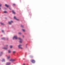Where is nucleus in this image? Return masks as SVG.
I'll return each mask as SVG.
<instances>
[{"label": "nucleus", "instance_id": "1", "mask_svg": "<svg viewBox=\"0 0 65 65\" xmlns=\"http://www.w3.org/2000/svg\"><path fill=\"white\" fill-rule=\"evenodd\" d=\"M19 40H20V43H22V41H23V40H22L21 38H19Z\"/></svg>", "mask_w": 65, "mask_h": 65}, {"label": "nucleus", "instance_id": "2", "mask_svg": "<svg viewBox=\"0 0 65 65\" xmlns=\"http://www.w3.org/2000/svg\"><path fill=\"white\" fill-rule=\"evenodd\" d=\"M14 38H15V39H18V38H17V36H14L13 38V39H14Z\"/></svg>", "mask_w": 65, "mask_h": 65}, {"label": "nucleus", "instance_id": "3", "mask_svg": "<svg viewBox=\"0 0 65 65\" xmlns=\"http://www.w3.org/2000/svg\"><path fill=\"white\" fill-rule=\"evenodd\" d=\"M21 46H22V45H20L18 47L19 48H21V49H22L23 48L21 47Z\"/></svg>", "mask_w": 65, "mask_h": 65}, {"label": "nucleus", "instance_id": "4", "mask_svg": "<svg viewBox=\"0 0 65 65\" xmlns=\"http://www.w3.org/2000/svg\"><path fill=\"white\" fill-rule=\"evenodd\" d=\"M15 61V59H11L10 60V61H11V62H14Z\"/></svg>", "mask_w": 65, "mask_h": 65}, {"label": "nucleus", "instance_id": "5", "mask_svg": "<svg viewBox=\"0 0 65 65\" xmlns=\"http://www.w3.org/2000/svg\"><path fill=\"white\" fill-rule=\"evenodd\" d=\"M31 62L32 63H35V61L34 60H31Z\"/></svg>", "mask_w": 65, "mask_h": 65}, {"label": "nucleus", "instance_id": "6", "mask_svg": "<svg viewBox=\"0 0 65 65\" xmlns=\"http://www.w3.org/2000/svg\"><path fill=\"white\" fill-rule=\"evenodd\" d=\"M11 64V63L10 62H7L6 64V65H10Z\"/></svg>", "mask_w": 65, "mask_h": 65}, {"label": "nucleus", "instance_id": "7", "mask_svg": "<svg viewBox=\"0 0 65 65\" xmlns=\"http://www.w3.org/2000/svg\"><path fill=\"white\" fill-rule=\"evenodd\" d=\"M11 23H13V21H11V22H9V24L10 25H11Z\"/></svg>", "mask_w": 65, "mask_h": 65}, {"label": "nucleus", "instance_id": "8", "mask_svg": "<svg viewBox=\"0 0 65 65\" xmlns=\"http://www.w3.org/2000/svg\"><path fill=\"white\" fill-rule=\"evenodd\" d=\"M14 19H15V20H17V21H19V19H17L16 18V17H14Z\"/></svg>", "mask_w": 65, "mask_h": 65}, {"label": "nucleus", "instance_id": "9", "mask_svg": "<svg viewBox=\"0 0 65 65\" xmlns=\"http://www.w3.org/2000/svg\"><path fill=\"white\" fill-rule=\"evenodd\" d=\"M1 39L2 40H5V38H2Z\"/></svg>", "mask_w": 65, "mask_h": 65}, {"label": "nucleus", "instance_id": "10", "mask_svg": "<svg viewBox=\"0 0 65 65\" xmlns=\"http://www.w3.org/2000/svg\"><path fill=\"white\" fill-rule=\"evenodd\" d=\"M10 56H9H9H8L7 57V59H9V58H10Z\"/></svg>", "mask_w": 65, "mask_h": 65}, {"label": "nucleus", "instance_id": "11", "mask_svg": "<svg viewBox=\"0 0 65 65\" xmlns=\"http://www.w3.org/2000/svg\"><path fill=\"white\" fill-rule=\"evenodd\" d=\"M5 6H6V7H9V6L7 5V4H5Z\"/></svg>", "mask_w": 65, "mask_h": 65}, {"label": "nucleus", "instance_id": "12", "mask_svg": "<svg viewBox=\"0 0 65 65\" xmlns=\"http://www.w3.org/2000/svg\"><path fill=\"white\" fill-rule=\"evenodd\" d=\"M12 12L14 14H15V12H14V11L13 10L12 11Z\"/></svg>", "mask_w": 65, "mask_h": 65}, {"label": "nucleus", "instance_id": "13", "mask_svg": "<svg viewBox=\"0 0 65 65\" xmlns=\"http://www.w3.org/2000/svg\"><path fill=\"white\" fill-rule=\"evenodd\" d=\"M1 25H4V23H2L1 22Z\"/></svg>", "mask_w": 65, "mask_h": 65}, {"label": "nucleus", "instance_id": "14", "mask_svg": "<svg viewBox=\"0 0 65 65\" xmlns=\"http://www.w3.org/2000/svg\"><path fill=\"white\" fill-rule=\"evenodd\" d=\"M16 53V51H14L13 52V53L14 54V53Z\"/></svg>", "mask_w": 65, "mask_h": 65}, {"label": "nucleus", "instance_id": "15", "mask_svg": "<svg viewBox=\"0 0 65 65\" xmlns=\"http://www.w3.org/2000/svg\"><path fill=\"white\" fill-rule=\"evenodd\" d=\"M5 61V59H3L2 60V62H4Z\"/></svg>", "mask_w": 65, "mask_h": 65}, {"label": "nucleus", "instance_id": "16", "mask_svg": "<svg viewBox=\"0 0 65 65\" xmlns=\"http://www.w3.org/2000/svg\"><path fill=\"white\" fill-rule=\"evenodd\" d=\"M4 13H7V11H5L4 12Z\"/></svg>", "mask_w": 65, "mask_h": 65}, {"label": "nucleus", "instance_id": "17", "mask_svg": "<svg viewBox=\"0 0 65 65\" xmlns=\"http://www.w3.org/2000/svg\"><path fill=\"white\" fill-rule=\"evenodd\" d=\"M8 52L9 53H11V51L10 50H9L8 51Z\"/></svg>", "mask_w": 65, "mask_h": 65}, {"label": "nucleus", "instance_id": "18", "mask_svg": "<svg viewBox=\"0 0 65 65\" xmlns=\"http://www.w3.org/2000/svg\"><path fill=\"white\" fill-rule=\"evenodd\" d=\"M7 48H3V49H5V50H7Z\"/></svg>", "mask_w": 65, "mask_h": 65}, {"label": "nucleus", "instance_id": "19", "mask_svg": "<svg viewBox=\"0 0 65 65\" xmlns=\"http://www.w3.org/2000/svg\"><path fill=\"white\" fill-rule=\"evenodd\" d=\"M10 48H11L12 47V46H11V45L10 46Z\"/></svg>", "mask_w": 65, "mask_h": 65}, {"label": "nucleus", "instance_id": "20", "mask_svg": "<svg viewBox=\"0 0 65 65\" xmlns=\"http://www.w3.org/2000/svg\"><path fill=\"white\" fill-rule=\"evenodd\" d=\"M3 53V52H1V53L0 54V56H1L0 55H2V54Z\"/></svg>", "mask_w": 65, "mask_h": 65}, {"label": "nucleus", "instance_id": "21", "mask_svg": "<svg viewBox=\"0 0 65 65\" xmlns=\"http://www.w3.org/2000/svg\"><path fill=\"white\" fill-rule=\"evenodd\" d=\"M21 27H22V28H23L24 27V26L22 25H21Z\"/></svg>", "mask_w": 65, "mask_h": 65}, {"label": "nucleus", "instance_id": "22", "mask_svg": "<svg viewBox=\"0 0 65 65\" xmlns=\"http://www.w3.org/2000/svg\"><path fill=\"white\" fill-rule=\"evenodd\" d=\"M22 31H23L24 32H25V29H23Z\"/></svg>", "mask_w": 65, "mask_h": 65}, {"label": "nucleus", "instance_id": "23", "mask_svg": "<svg viewBox=\"0 0 65 65\" xmlns=\"http://www.w3.org/2000/svg\"><path fill=\"white\" fill-rule=\"evenodd\" d=\"M13 5H14V6H15V4H13Z\"/></svg>", "mask_w": 65, "mask_h": 65}, {"label": "nucleus", "instance_id": "24", "mask_svg": "<svg viewBox=\"0 0 65 65\" xmlns=\"http://www.w3.org/2000/svg\"><path fill=\"white\" fill-rule=\"evenodd\" d=\"M1 4H0V7H1ZM0 9H1V8L0 7Z\"/></svg>", "mask_w": 65, "mask_h": 65}, {"label": "nucleus", "instance_id": "25", "mask_svg": "<svg viewBox=\"0 0 65 65\" xmlns=\"http://www.w3.org/2000/svg\"><path fill=\"white\" fill-rule=\"evenodd\" d=\"M19 34H21V32H19Z\"/></svg>", "mask_w": 65, "mask_h": 65}, {"label": "nucleus", "instance_id": "26", "mask_svg": "<svg viewBox=\"0 0 65 65\" xmlns=\"http://www.w3.org/2000/svg\"><path fill=\"white\" fill-rule=\"evenodd\" d=\"M2 32H4V30H2Z\"/></svg>", "mask_w": 65, "mask_h": 65}, {"label": "nucleus", "instance_id": "27", "mask_svg": "<svg viewBox=\"0 0 65 65\" xmlns=\"http://www.w3.org/2000/svg\"><path fill=\"white\" fill-rule=\"evenodd\" d=\"M9 8V9L10 10H11V8Z\"/></svg>", "mask_w": 65, "mask_h": 65}, {"label": "nucleus", "instance_id": "28", "mask_svg": "<svg viewBox=\"0 0 65 65\" xmlns=\"http://www.w3.org/2000/svg\"><path fill=\"white\" fill-rule=\"evenodd\" d=\"M23 38H24V36H23Z\"/></svg>", "mask_w": 65, "mask_h": 65}, {"label": "nucleus", "instance_id": "29", "mask_svg": "<svg viewBox=\"0 0 65 65\" xmlns=\"http://www.w3.org/2000/svg\"><path fill=\"white\" fill-rule=\"evenodd\" d=\"M6 46H8V45H6Z\"/></svg>", "mask_w": 65, "mask_h": 65}, {"label": "nucleus", "instance_id": "30", "mask_svg": "<svg viewBox=\"0 0 65 65\" xmlns=\"http://www.w3.org/2000/svg\"><path fill=\"white\" fill-rule=\"evenodd\" d=\"M23 65H25V64H23Z\"/></svg>", "mask_w": 65, "mask_h": 65}, {"label": "nucleus", "instance_id": "31", "mask_svg": "<svg viewBox=\"0 0 65 65\" xmlns=\"http://www.w3.org/2000/svg\"><path fill=\"white\" fill-rule=\"evenodd\" d=\"M28 45V44H26V45Z\"/></svg>", "mask_w": 65, "mask_h": 65}, {"label": "nucleus", "instance_id": "32", "mask_svg": "<svg viewBox=\"0 0 65 65\" xmlns=\"http://www.w3.org/2000/svg\"><path fill=\"white\" fill-rule=\"evenodd\" d=\"M23 60H25V59H23Z\"/></svg>", "mask_w": 65, "mask_h": 65}, {"label": "nucleus", "instance_id": "33", "mask_svg": "<svg viewBox=\"0 0 65 65\" xmlns=\"http://www.w3.org/2000/svg\"><path fill=\"white\" fill-rule=\"evenodd\" d=\"M8 39V38H7V39Z\"/></svg>", "mask_w": 65, "mask_h": 65}]
</instances>
